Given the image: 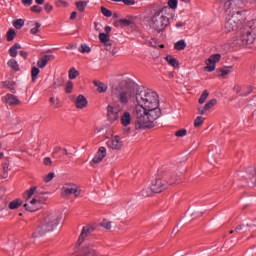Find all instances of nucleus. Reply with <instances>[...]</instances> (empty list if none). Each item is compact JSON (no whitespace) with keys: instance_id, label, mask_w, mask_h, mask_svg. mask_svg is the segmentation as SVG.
<instances>
[{"instance_id":"obj_1","label":"nucleus","mask_w":256,"mask_h":256,"mask_svg":"<svg viewBox=\"0 0 256 256\" xmlns=\"http://www.w3.org/2000/svg\"><path fill=\"white\" fill-rule=\"evenodd\" d=\"M161 117V110H146L143 107L135 108V129H153L155 121Z\"/></svg>"},{"instance_id":"obj_2","label":"nucleus","mask_w":256,"mask_h":256,"mask_svg":"<svg viewBox=\"0 0 256 256\" xmlns=\"http://www.w3.org/2000/svg\"><path fill=\"white\" fill-rule=\"evenodd\" d=\"M112 95L121 103L127 105L129 100H135V82L131 79L122 80L117 86L112 88Z\"/></svg>"},{"instance_id":"obj_3","label":"nucleus","mask_w":256,"mask_h":256,"mask_svg":"<svg viewBox=\"0 0 256 256\" xmlns=\"http://www.w3.org/2000/svg\"><path fill=\"white\" fill-rule=\"evenodd\" d=\"M136 107H143L147 111H161L159 108V95L152 90L135 94Z\"/></svg>"},{"instance_id":"obj_4","label":"nucleus","mask_w":256,"mask_h":256,"mask_svg":"<svg viewBox=\"0 0 256 256\" xmlns=\"http://www.w3.org/2000/svg\"><path fill=\"white\" fill-rule=\"evenodd\" d=\"M60 221L61 217L59 215L55 213L46 214L32 234L33 239H39V237H43L47 233H53Z\"/></svg>"},{"instance_id":"obj_5","label":"nucleus","mask_w":256,"mask_h":256,"mask_svg":"<svg viewBox=\"0 0 256 256\" xmlns=\"http://www.w3.org/2000/svg\"><path fill=\"white\" fill-rule=\"evenodd\" d=\"M165 9L157 10L151 17L150 27L154 29L156 33H163L167 26L170 25L169 17L165 15Z\"/></svg>"},{"instance_id":"obj_6","label":"nucleus","mask_w":256,"mask_h":256,"mask_svg":"<svg viewBox=\"0 0 256 256\" xmlns=\"http://www.w3.org/2000/svg\"><path fill=\"white\" fill-rule=\"evenodd\" d=\"M226 17L237 15L239 9H244L245 1L243 0H218Z\"/></svg>"},{"instance_id":"obj_7","label":"nucleus","mask_w":256,"mask_h":256,"mask_svg":"<svg viewBox=\"0 0 256 256\" xmlns=\"http://www.w3.org/2000/svg\"><path fill=\"white\" fill-rule=\"evenodd\" d=\"M245 21V16H243V11H238L236 14L232 16H226L225 22V32L231 33V31H237L243 22Z\"/></svg>"},{"instance_id":"obj_8","label":"nucleus","mask_w":256,"mask_h":256,"mask_svg":"<svg viewBox=\"0 0 256 256\" xmlns=\"http://www.w3.org/2000/svg\"><path fill=\"white\" fill-rule=\"evenodd\" d=\"M255 39L256 38L253 37V34L242 28L238 33L236 45H239V47H244L245 49H251V47H253V43H255Z\"/></svg>"},{"instance_id":"obj_9","label":"nucleus","mask_w":256,"mask_h":256,"mask_svg":"<svg viewBox=\"0 0 256 256\" xmlns=\"http://www.w3.org/2000/svg\"><path fill=\"white\" fill-rule=\"evenodd\" d=\"M79 197L81 195V188L75 183H66L62 187V197Z\"/></svg>"},{"instance_id":"obj_10","label":"nucleus","mask_w":256,"mask_h":256,"mask_svg":"<svg viewBox=\"0 0 256 256\" xmlns=\"http://www.w3.org/2000/svg\"><path fill=\"white\" fill-rule=\"evenodd\" d=\"M221 61V54H212L207 60H206V66L204 67V71H207L208 73H212V71L215 69L217 63Z\"/></svg>"},{"instance_id":"obj_11","label":"nucleus","mask_w":256,"mask_h":256,"mask_svg":"<svg viewBox=\"0 0 256 256\" xmlns=\"http://www.w3.org/2000/svg\"><path fill=\"white\" fill-rule=\"evenodd\" d=\"M107 145L110 149H113L114 151H121V149L123 148V141H121V137L115 135L107 141Z\"/></svg>"},{"instance_id":"obj_12","label":"nucleus","mask_w":256,"mask_h":256,"mask_svg":"<svg viewBox=\"0 0 256 256\" xmlns=\"http://www.w3.org/2000/svg\"><path fill=\"white\" fill-rule=\"evenodd\" d=\"M153 193H162L167 189V183L164 182L163 178H157L151 185Z\"/></svg>"},{"instance_id":"obj_13","label":"nucleus","mask_w":256,"mask_h":256,"mask_svg":"<svg viewBox=\"0 0 256 256\" xmlns=\"http://www.w3.org/2000/svg\"><path fill=\"white\" fill-rule=\"evenodd\" d=\"M107 118L108 121L111 123H115L119 119V110L116 108H113V105L107 106Z\"/></svg>"},{"instance_id":"obj_14","label":"nucleus","mask_w":256,"mask_h":256,"mask_svg":"<svg viewBox=\"0 0 256 256\" xmlns=\"http://www.w3.org/2000/svg\"><path fill=\"white\" fill-rule=\"evenodd\" d=\"M177 177H181V174L174 175L171 172H164L161 176L162 180H164L167 187H169V185H175V181H177Z\"/></svg>"},{"instance_id":"obj_15","label":"nucleus","mask_w":256,"mask_h":256,"mask_svg":"<svg viewBox=\"0 0 256 256\" xmlns=\"http://www.w3.org/2000/svg\"><path fill=\"white\" fill-rule=\"evenodd\" d=\"M105 157H107V148L101 146L98 149V152L96 153L94 158L92 159L91 163H94L95 165H97V163H101V161H103Z\"/></svg>"},{"instance_id":"obj_16","label":"nucleus","mask_w":256,"mask_h":256,"mask_svg":"<svg viewBox=\"0 0 256 256\" xmlns=\"http://www.w3.org/2000/svg\"><path fill=\"white\" fill-rule=\"evenodd\" d=\"M215 105H217V99H211L209 100L204 107L199 106L197 108L198 110V115H205V113H207V111H210V109H213V107H215Z\"/></svg>"},{"instance_id":"obj_17","label":"nucleus","mask_w":256,"mask_h":256,"mask_svg":"<svg viewBox=\"0 0 256 256\" xmlns=\"http://www.w3.org/2000/svg\"><path fill=\"white\" fill-rule=\"evenodd\" d=\"M93 231H95V228H93L91 225H87V226L83 227L82 232L78 238V245H81V243H83V241H85V238L89 237V235H91V233H93Z\"/></svg>"},{"instance_id":"obj_18","label":"nucleus","mask_w":256,"mask_h":256,"mask_svg":"<svg viewBox=\"0 0 256 256\" xmlns=\"http://www.w3.org/2000/svg\"><path fill=\"white\" fill-rule=\"evenodd\" d=\"M4 102L10 106L21 105V100L16 95L9 93L4 96Z\"/></svg>"},{"instance_id":"obj_19","label":"nucleus","mask_w":256,"mask_h":256,"mask_svg":"<svg viewBox=\"0 0 256 256\" xmlns=\"http://www.w3.org/2000/svg\"><path fill=\"white\" fill-rule=\"evenodd\" d=\"M88 103L89 102L87 101V98L84 95L80 94L75 101V107L76 109H85Z\"/></svg>"},{"instance_id":"obj_20","label":"nucleus","mask_w":256,"mask_h":256,"mask_svg":"<svg viewBox=\"0 0 256 256\" xmlns=\"http://www.w3.org/2000/svg\"><path fill=\"white\" fill-rule=\"evenodd\" d=\"M244 30L248 31L250 35L256 38V19L248 21Z\"/></svg>"},{"instance_id":"obj_21","label":"nucleus","mask_w":256,"mask_h":256,"mask_svg":"<svg viewBox=\"0 0 256 256\" xmlns=\"http://www.w3.org/2000/svg\"><path fill=\"white\" fill-rule=\"evenodd\" d=\"M52 59H55V56L44 55L40 60H38L37 65L40 69H43V67H45Z\"/></svg>"},{"instance_id":"obj_22","label":"nucleus","mask_w":256,"mask_h":256,"mask_svg":"<svg viewBox=\"0 0 256 256\" xmlns=\"http://www.w3.org/2000/svg\"><path fill=\"white\" fill-rule=\"evenodd\" d=\"M120 121L123 127H128V125H131V113L124 112L120 118Z\"/></svg>"},{"instance_id":"obj_23","label":"nucleus","mask_w":256,"mask_h":256,"mask_svg":"<svg viewBox=\"0 0 256 256\" xmlns=\"http://www.w3.org/2000/svg\"><path fill=\"white\" fill-rule=\"evenodd\" d=\"M15 85H17L14 81H4L2 82V87L4 89H9L11 93H17V89H15Z\"/></svg>"},{"instance_id":"obj_24","label":"nucleus","mask_w":256,"mask_h":256,"mask_svg":"<svg viewBox=\"0 0 256 256\" xmlns=\"http://www.w3.org/2000/svg\"><path fill=\"white\" fill-rule=\"evenodd\" d=\"M88 4H89V2L83 1V0L77 1V2L75 3L76 9H77L80 13H85V9L87 8V5H88Z\"/></svg>"},{"instance_id":"obj_25","label":"nucleus","mask_w":256,"mask_h":256,"mask_svg":"<svg viewBox=\"0 0 256 256\" xmlns=\"http://www.w3.org/2000/svg\"><path fill=\"white\" fill-rule=\"evenodd\" d=\"M37 191V186H33L30 189L26 190L24 193V197H26V201L31 200V198L35 195Z\"/></svg>"},{"instance_id":"obj_26","label":"nucleus","mask_w":256,"mask_h":256,"mask_svg":"<svg viewBox=\"0 0 256 256\" xmlns=\"http://www.w3.org/2000/svg\"><path fill=\"white\" fill-rule=\"evenodd\" d=\"M93 83L95 87H98L97 88L98 93H105V91H107V85L104 84L103 82H99L95 80Z\"/></svg>"},{"instance_id":"obj_27","label":"nucleus","mask_w":256,"mask_h":256,"mask_svg":"<svg viewBox=\"0 0 256 256\" xmlns=\"http://www.w3.org/2000/svg\"><path fill=\"white\" fill-rule=\"evenodd\" d=\"M220 77H223V79H225V77H227V75H229V73L233 72V66H227L224 68H220Z\"/></svg>"},{"instance_id":"obj_28","label":"nucleus","mask_w":256,"mask_h":256,"mask_svg":"<svg viewBox=\"0 0 256 256\" xmlns=\"http://www.w3.org/2000/svg\"><path fill=\"white\" fill-rule=\"evenodd\" d=\"M23 205V200L15 199L9 203V209H19Z\"/></svg>"},{"instance_id":"obj_29","label":"nucleus","mask_w":256,"mask_h":256,"mask_svg":"<svg viewBox=\"0 0 256 256\" xmlns=\"http://www.w3.org/2000/svg\"><path fill=\"white\" fill-rule=\"evenodd\" d=\"M17 49H21V44L15 43L10 49H9V55L10 57H17Z\"/></svg>"},{"instance_id":"obj_30","label":"nucleus","mask_w":256,"mask_h":256,"mask_svg":"<svg viewBox=\"0 0 256 256\" xmlns=\"http://www.w3.org/2000/svg\"><path fill=\"white\" fill-rule=\"evenodd\" d=\"M166 61L171 67H179V61L171 55L166 56Z\"/></svg>"},{"instance_id":"obj_31","label":"nucleus","mask_w":256,"mask_h":256,"mask_svg":"<svg viewBox=\"0 0 256 256\" xmlns=\"http://www.w3.org/2000/svg\"><path fill=\"white\" fill-rule=\"evenodd\" d=\"M185 47H187V43L185 42V40H179L174 45V48L176 49V51H183Z\"/></svg>"},{"instance_id":"obj_32","label":"nucleus","mask_w":256,"mask_h":256,"mask_svg":"<svg viewBox=\"0 0 256 256\" xmlns=\"http://www.w3.org/2000/svg\"><path fill=\"white\" fill-rule=\"evenodd\" d=\"M9 177V162L3 163V173L1 174V179H7Z\"/></svg>"},{"instance_id":"obj_33","label":"nucleus","mask_w":256,"mask_h":256,"mask_svg":"<svg viewBox=\"0 0 256 256\" xmlns=\"http://www.w3.org/2000/svg\"><path fill=\"white\" fill-rule=\"evenodd\" d=\"M41 201L42 200L40 196H35L31 200H28L30 204L34 205L35 207H38V209L41 207Z\"/></svg>"},{"instance_id":"obj_34","label":"nucleus","mask_w":256,"mask_h":256,"mask_svg":"<svg viewBox=\"0 0 256 256\" xmlns=\"http://www.w3.org/2000/svg\"><path fill=\"white\" fill-rule=\"evenodd\" d=\"M153 187L151 186V188H144L143 190H141L140 195L142 197H151V195H153Z\"/></svg>"},{"instance_id":"obj_35","label":"nucleus","mask_w":256,"mask_h":256,"mask_svg":"<svg viewBox=\"0 0 256 256\" xmlns=\"http://www.w3.org/2000/svg\"><path fill=\"white\" fill-rule=\"evenodd\" d=\"M8 67L13 69L14 71H19V64L16 62L15 59H10L7 63Z\"/></svg>"},{"instance_id":"obj_36","label":"nucleus","mask_w":256,"mask_h":256,"mask_svg":"<svg viewBox=\"0 0 256 256\" xmlns=\"http://www.w3.org/2000/svg\"><path fill=\"white\" fill-rule=\"evenodd\" d=\"M26 211H30V213H34V211H39L38 206L30 204L29 202L24 204Z\"/></svg>"},{"instance_id":"obj_37","label":"nucleus","mask_w":256,"mask_h":256,"mask_svg":"<svg viewBox=\"0 0 256 256\" xmlns=\"http://www.w3.org/2000/svg\"><path fill=\"white\" fill-rule=\"evenodd\" d=\"M69 79H77L79 77V71L75 68H71L68 72Z\"/></svg>"},{"instance_id":"obj_38","label":"nucleus","mask_w":256,"mask_h":256,"mask_svg":"<svg viewBox=\"0 0 256 256\" xmlns=\"http://www.w3.org/2000/svg\"><path fill=\"white\" fill-rule=\"evenodd\" d=\"M39 73H40L39 68L34 66L31 70V76H32L33 83H35V81H37V77H38Z\"/></svg>"},{"instance_id":"obj_39","label":"nucleus","mask_w":256,"mask_h":256,"mask_svg":"<svg viewBox=\"0 0 256 256\" xmlns=\"http://www.w3.org/2000/svg\"><path fill=\"white\" fill-rule=\"evenodd\" d=\"M207 97H209V91L204 90L203 93L201 94L198 103L200 105H203V103H205V101L207 100Z\"/></svg>"},{"instance_id":"obj_40","label":"nucleus","mask_w":256,"mask_h":256,"mask_svg":"<svg viewBox=\"0 0 256 256\" xmlns=\"http://www.w3.org/2000/svg\"><path fill=\"white\" fill-rule=\"evenodd\" d=\"M15 30L14 29H9L8 32L6 33V39L7 41L11 42L13 39H15Z\"/></svg>"},{"instance_id":"obj_41","label":"nucleus","mask_w":256,"mask_h":256,"mask_svg":"<svg viewBox=\"0 0 256 256\" xmlns=\"http://www.w3.org/2000/svg\"><path fill=\"white\" fill-rule=\"evenodd\" d=\"M205 123V118L203 116H198L194 120V127H201Z\"/></svg>"},{"instance_id":"obj_42","label":"nucleus","mask_w":256,"mask_h":256,"mask_svg":"<svg viewBox=\"0 0 256 256\" xmlns=\"http://www.w3.org/2000/svg\"><path fill=\"white\" fill-rule=\"evenodd\" d=\"M118 23L122 27H129V25H131V23H133V21H131V19L123 18V19L118 20Z\"/></svg>"},{"instance_id":"obj_43","label":"nucleus","mask_w":256,"mask_h":256,"mask_svg":"<svg viewBox=\"0 0 256 256\" xmlns=\"http://www.w3.org/2000/svg\"><path fill=\"white\" fill-rule=\"evenodd\" d=\"M109 39H110V36L109 34H105V33H100L99 34V40L101 41V43H109Z\"/></svg>"},{"instance_id":"obj_44","label":"nucleus","mask_w":256,"mask_h":256,"mask_svg":"<svg viewBox=\"0 0 256 256\" xmlns=\"http://www.w3.org/2000/svg\"><path fill=\"white\" fill-rule=\"evenodd\" d=\"M25 25V20L24 19H17L13 22V26L15 29H21Z\"/></svg>"},{"instance_id":"obj_45","label":"nucleus","mask_w":256,"mask_h":256,"mask_svg":"<svg viewBox=\"0 0 256 256\" xmlns=\"http://www.w3.org/2000/svg\"><path fill=\"white\" fill-rule=\"evenodd\" d=\"M78 50L80 53H91V47L87 46V44H81Z\"/></svg>"},{"instance_id":"obj_46","label":"nucleus","mask_w":256,"mask_h":256,"mask_svg":"<svg viewBox=\"0 0 256 256\" xmlns=\"http://www.w3.org/2000/svg\"><path fill=\"white\" fill-rule=\"evenodd\" d=\"M105 49L106 51H110L112 53V55H115L116 52H115V46H113L111 43L109 42H106L105 44Z\"/></svg>"},{"instance_id":"obj_47","label":"nucleus","mask_w":256,"mask_h":256,"mask_svg":"<svg viewBox=\"0 0 256 256\" xmlns=\"http://www.w3.org/2000/svg\"><path fill=\"white\" fill-rule=\"evenodd\" d=\"M39 29H41V23L35 22L34 28L30 30L31 35H37Z\"/></svg>"},{"instance_id":"obj_48","label":"nucleus","mask_w":256,"mask_h":256,"mask_svg":"<svg viewBox=\"0 0 256 256\" xmlns=\"http://www.w3.org/2000/svg\"><path fill=\"white\" fill-rule=\"evenodd\" d=\"M101 13L104 15V17H111L113 15V12L111 10L105 8L104 6L101 7Z\"/></svg>"},{"instance_id":"obj_49","label":"nucleus","mask_w":256,"mask_h":256,"mask_svg":"<svg viewBox=\"0 0 256 256\" xmlns=\"http://www.w3.org/2000/svg\"><path fill=\"white\" fill-rule=\"evenodd\" d=\"M54 177H55V173L50 172L46 176H44L43 179H44L45 183H49V182L53 181Z\"/></svg>"},{"instance_id":"obj_50","label":"nucleus","mask_w":256,"mask_h":256,"mask_svg":"<svg viewBox=\"0 0 256 256\" xmlns=\"http://www.w3.org/2000/svg\"><path fill=\"white\" fill-rule=\"evenodd\" d=\"M101 227H103L104 229H111V221L104 219L101 223H100Z\"/></svg>"},{"instance_id":"obj_51","label":"nucleus","mask_w":256,"mask_h":256,"mask_svg":"<svg viewBox=\"0 0 256 256\" xmlns=\"http://www.w3.org/2000/svg\"><path fill=\"white\" fill-rule=\"evenodd\" d=\"M250 181L253 185H256V168L252 169L250 172Z\"/></svg>"},{"instance_id":"obj_52","label":"nucleus","mask_w":256,"mask_h":256,"mask_svg":"<svg viewBox=\"0 0 256 256\" xmlns=\"http://www.w3.org/2000/svg\"><path fill=\"white\" fill-rule=\"evenodd\" d=\"M66 93H72L73 91V81H68L65 87Z\"/></svg>"},{"instance_id":"obj_53","label":"nucleus","mask_w":256,"mask_h":256,"mask_svg":"<svg viewBox=\"0 0 256 256\" xmlns=\"http://www.w3.org/2000/svg\"><path fill=\"white\" fill-rule=\"evenodd\" d=\"M176 137H185L187 135V129H180L175 132Z\"/></svg>"},{"instance_id":"obj_54","label":"nucleus","mask_w":256,"mask_h":256,"mask_svg":"<svg viewBox=\"0 0 256 256\" xmlns=\"http://www.w3.org/2000/svg\"><path fill=\"white\" fill-rule=\"evenodd\" d=\"M31 11L33 13H41V11H43V8H41V6L39 5H34L31 7Z\"/></svg>"},{"instance_id":"obj_55","label":"nucleus","mask_w":256,"mask_h":256,"mask_svg":"<svg viewBox=\"0 0 256 256\" xmlns=\"http://www.w3.org/2000/svg\"><path fill=\"white\" fill-rule=\"evenodd\" d=\"M177 3V0H169L168 6L170 7V9H177Z\"/></svg>"},{"instance_id":"obj_56","label":"nucleus","mask_w":256,"mask_h":256,"mask_svg":"<svg viewBox=\"0 0 256 256\" xmlns=\"http://www.w3.org/2000/svg\"><path fill=\"white\" fill-rule=\"evenodd\" d=\"M44 9H45V11H47V13H51L53 11V5L46 3L44 5Z\"/></svg>"},{"instance_id":"obj_57","label":"nucleus","mask_w":256,"mask_h":256,"mask_svg":"<svg viewBox=\"0 0 256 256\" xmlns=\"http://www.w3.org/2000/svg\"><path fill=\"white\" fill-rule=\"evenodd\" d=\"M243 227H245V225L243 224L236 226V228L234 229V232L239 234V231H243Z\"/></svg>"},{"instance_id":"obj_58","label":"nucleus","mask_w":256,"mask_h":256,"mask_svg":"<svg viewBox=\"0 0 256 256\" xmlns=\"http://www.w3.org/2000/svg\"><path fill=\"white\" fill-rule=\"evenodd\" d=\"M124 5H135V0H121Z\"/></svg>"},{"instance_id":"obj_59","label":"nucleus","mask_w":256,"mask_h":256,"mask_svg":"<svg viewBox=\"0 0 256 256\" xmlns=\"http://www.w3.org/2000/svg\"><path fill=\"white\" fill-rule=\"evenodd\" d=\"M44 165L49 166L51 165L52 161L49 157L44 158L43 160Z\"/></svg>"},{"instance_id":"obj_60","label":"nucleus","mask_w":256,"mask_h":256,"mask_svg":"<svg viewBox=\"0 0 256 256\" xmlns=\"http://www.w3.org/2000/svg\"><path fill=\"white\" fill-rule=\"evenodd\" d=\"M23 5H33V0H22Z\"/></svg>"},{"instance_id":"obj_61","label":"nucleus","mask_w":256,"mask_h":256,"mask_svg":"<svg viewBox=\"0 0 256 256\" xmlns=\"http://www.w3.org/2000/svg\"><path fill=\"white\" fill-rule=\"evenodd\" d=\"M20 55L23 57V59H27L29 53H27L25 51H20Z\"/></svg>"},{"instance_id":"obj_62","label":"nucleus","mask_w":256,"mask_h":256,"mask_svg":"<svg viewBox=\"0 0 256 256\" xmlns=\"http://www.w3.org/2000/svg\"><path fill=\"white\" fill-rule=\"evenodd\" d=\"M70 19H71V20L77 19V12H76V11H73V12L71 13Z\"/></svg>"},{"instance_id":"obj_63","label":"nucleus","mask_w":256,"mask_h":256,"mask_svg":"<svg viewBox=\"0 0 256 256\" xmlns=\"http://www.w3.org/2000/svg\"><path fill=\"white\" fill-rule=\"evenodd\" d=\"M59 151H61V147H55L54 148V150H53V153H52V155H57V153L59 152Z\"/></svg>"},{"instance_id":"obj_64","label":"nucleus","mask_w":256,"mask_h":256,"mask_svg":"<svg viewBox=\"0 0 256 256\" xmlns=\"http://www.w3.org/2000/svg\"><path fill=\"white\" fill-rule=\"evenodd\" d=\"M54 86H55V87H62V86H63V83L60 82L59 80H56V81L54 82Z\"/></svg>"}]
</instances>
